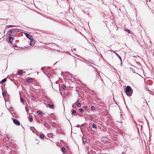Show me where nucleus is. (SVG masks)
<instances>
[{
	"label": "nucleus",
	"instance_id": "obj_1",
	"mask_svg": "<svg viewBox=\"0 0 154 154\" xmlns=\"http://www.w3.org/2000/svg\"><path fill=\"white\" fill-rule=\"evenodd\" d=\"M125 91L127 95L131 96L132 94L133 90L130 86H128L125 88Z\"/></svg>",
	"mask_w": 154,
	"mask_h": 154
},
{
	"label": "nucleus",
	"instance_id": "obj_2",
	"mask_svg": "<svg viewBox=\"0 0 154 154\" xmlns=\"http://www.w3.org/2000/svg\"><path fill=\"white\" fill-rule=\"evenodd\" d=\"M19 32V30L17 29H12L9 31L8 32L9 34H8V35L9 36H12V35H11V34L17 33Z\"/></svg>",
	"mask_w": 154,
	"mask_h": 154
},
{
	"label": "nucleus",
	"instance_id": "obj_3",
	"mask_svg": "<svg viewBox=\"0 0 154 154\" xmlns=\"http://www.w3.org/2000/svg\"><path fill=\"white\" fill-rule=\"evenodd\" d=\"M12 119L13 122L15 124L17 125H20V123L18 120L12 118Z\"/></svg>",
	"mask_w": 154,
	"mask_h": 154
},
{
	"label": "nucleus",
	"instance_id": "obj_4",
	"mask_svg": "<svg viewBox=\"0 0 154 154\" xmlns=\"http://www.w3.org/2000/svg\"><path fill=\"white\" fill-rule=\"evenodd\" d=\"M8 41L10 43L12 44V41L14 40V37H11V36H9L8 37Z\"/></svg>",
	"mask_w": 154,
	"mask_h": 154
},
{
	"label": "nucleus",
	"instance_id": "obj_5",
	"mask_svg": "<svg viewBox=\"0 0 154 154\" xmlns=\"http://www.w3.org/2000/svg\"><path fill=\"white\" fill-rule=\"evenodd\" d=\"M24 34H25V36H26V37L27 38H28L29 39V40H31V39H32V36L29 35V34L28 33H24Z\"/></svg>",
	"mask_w": 154,
	"mask_h": 154
},
{
	"label": "nucleus",
	"instance_id": "obj_6",
	"mask_svg": "<svg viewBox=\"0 0 154 154\" xmlns=\"http://www.w3.org/2000/svg\"><path fill=\"white\" fill-rule=\"evenodd\" d=\"M33 80V79L32 78H27L26 79V82H28L32 83Z\"/></svg>",
	"mask_w": 154,
	"mask_h": 154
},
{
	"label": "nucleus",
	"instance_id": "obj_7",
	"mask_svg": "<svg viewBox=\"0 0 154 154\" xmlns=\"http://www.w3.org/2000/svg\"><path fill=\"white\" fill-rule=\"evenodd\" d=\"M44 126L46 127L47 128H50L51 126L46 122H44Z\"/></svg>",
	"mask_w": 154,
	"mask_h": 154
},
{
	"label": "nucleus",
	"instance_id": "obj_8",
	"mask_svg": "<svg viewBox=\"0 0 154 154\" xmlns=\"http://www.w3.org/2000/svg\"><path fill=\"white\" fill-rule=\"evenodd\" d=\"M48 106L50 108L53 109L54 107V105L53 104H51L50 103H48Z\"/></svg>",
	"mask_w": 154,
	"mask_h": 154
},
{
	"label": "nucleus",
	"instance_id": "obj_9",
	"mask_svg": "<svg viewBox=\"0 0 154 154\" xmlns=\"http://www.w3.org/2000/svg\"><path fill=\"white\" fill-rule=\"evenodd\" d=\"M92 127L93 128L94 131H96L97 130V127L95 124L93 123L92 125Z\"/></svg>",
	"mask_w": 154,
	"mask_h": 154
},
{
	"label": "nucleus",
	"instance_id": "obj_10",
	"mask_svg": "<svg viewBox=\"0 0 154 154\" xmlns=\"http://www.w3.org/2000/svg\"><path fill=\"white\" fill-rule=\"evenodd\" d=\"M75 104L78 107H80L81 106V104L78 100L77 101L75 102Z\"/></svg>",
	"mask_w": 154,
	"mask_h": 154
},
{
	"label": "nucleus",
	"instance_id": "obj_11",
	"mask_svg": "<svg viewBox=\"0 0 154 154\" xmlns=\"http://www.w3.org/2000/svg\"><path fill=\"white\" fill-rule=\"evenodd\" d=\"M17 74L18 75H21L23 74V71L22 70L17 71Z\"/></svg>",
	"mask_w": 154,
	"mask_h": 154
},
{
	"label": "nucleus",
	"instance_id": "obj_12",
	"mask_svg": "<svg viewBox=\"0 0 154 154\" xmlns=\"http://www.w3.org/2000/svg\"><path fill=\"white\" fill-rule=\"evenodd\" d=\"M15 26H14L11 25H6V28L5 29V30L6 29H7V28H9L13 27H15Z\"/></svg>",
	"mask_w": 154,
	"mask_h": 154
},
{
	"label": "nucleus",
	"instance_id": "obj_13",
	"mask_svg": "<svg viewBox=\"0 0 154 154\" xmlns=\"http://www.w3.org/2000/svg\"><path fill=\"white\" fill-rule=\"evenodd\" d=\"M37 112L38 114L41 115L42 116H43L44 114L42 112L40 111H37Z\"/></svg>",
	"mask_w": 154,
	"mask_h": 154
},
{
	"label": "nucleus",
	"instance_id": "obj_14",
	"mask_svg": "<svg viewBox=\"0 0 154 154\" xmlns=\"http://www.w3.org/2000/svg\"><path fill=\"white\" fill-rule=\"evenodd\" d=\"M39 137H40V138H41L42 139H44L45 137V135L42 133L40 134H39Z\"/></svg>",
	"mask_w": 154,
	"mask_h": 154
},
{
	"label": "nucleus",
	"instance_id": "obj_15",
	"mask_svg": "<svg viewBox=\"0 0 154 154\" xmlns=\"http://www.w3.org/2000/svg\"><path fill=\"white\" fill-rule=\"evenodd\" d=\"M72 114L73 115H76V111L75 109H72L71 110Z\"/></svg>",
	"mask_w": 154,
	"mask_h": 154
},
{
	"label": "nucleus",
	"instance_id": "obj_16",
	"mask_svg": "<svg viewBox=\"0 0 154 154\" xmlns=\"http://www.w3.org/2000/svg\"><path fill=\"white\" fill-rule=\"evenodd\" d=\"M6 92H5L4 91H2V94L4 97H5L6 96Z\"/></svg>",
	"mask_w": 154,
	"mask_h": 154
},
{
	"label": "nucleus",
	"instance_id": "obj_17",
	"mask_svg": "<svg viewBox=\"0 0 154 154\" xmlns=\"http://www.w3.org/2000/svg\"><path fill=\"white\" fill-rule=\"evenodd\" d=\"M35 40H32L29 43V44L31 45H32L34 44L35 43Z\"/></svg>",
	"mask_w": 154,
	"mask_h": 154
},
{
	"label": "nucleus",
	"instance_id": "obj_18",
	"mask_svg": "<svg viewBox=\"0 0 154 154\" xmlns=\"http://www.w3.org/2000/svg\"><path fill=\"white\" fill-rule=\"evenodd\" d=\"M115 55L118 57L119 58L121 62H122V59L121 57L117 53H115Z\"/></svg>",
	"mask_w": 154,
	"mask_h": 154
},
{
	"label": "nucleus",
	"instance_id": "obj_19",
	"mask_svg": "<svg viewBox=\"0 0 154 154\" xmlns=\"http://www.w3.org/2000/svg\"><path fill=\"white\" fill-rule=\"evenodd\" d=\"M20 100L21 102L22 103H24V102H25V100H24V99L23 97H20Z\"/></svg>",
	"mask_w": 154,
	"mask_h": 154
},
{
	"label": "nucleus",
	"instance_id": "obj_20",
	"mask_svg": "<svg viewBox=\"0 0 154 154\" xmlns=\"http://www.w3.org/2000/svg\"><path fill=\"white\" fill-rule=\"evenodd\" d=\"M62 88L64 90H65L66 89V86L65 85L63 84L62 85Z\"/></svg>",
	"mask_w": 154,
	"mask_h": 154
},
{
	"label": "nucleus",
	"instance_id": "obj_21",
	"mask_svg": "<svg viewBox=\"0 0 154 154\" xmlns=\"http://www.w3.org/2000/svg\"><path fill=\"white\" fill-rule=\"evenodd\" d=\"M82 141H83V143L84 144H85V143H86V139L85 138H82Z\"/></svg>",
	"mask_w": 154,
	"mask_h": 154
},
{
	"label": "nucleus",
	"instance_id": "obj_22",
	"mask_svg": "<svg viewBox=\"0 0 154 154\" xmlns=\"http://www.w3.org/2000/svg\"><path fill=\"white\" fill-rule=\"evenodd\" d=\"M79 111L82 113H84V111L81 108L79 109Z\"/></svg>",
	"mask_w": 154,
	"mask_h": 154
},
{
	"label": "nucleus",
	"instance_id": "obj_23",
	"mask_svg": "<svg viewBox=\"0 0 154 154\" xmlns=\"http://www.w3.org/2000/svg\"><path fill=\"white\" fill-rule=\"evenodd\" d=\"M6 80L7 79L6 78H5L2 80L1 82L2 83H5L6 81Z\"/></svg>",
	"mask_w": 154,
	"mask_h": 154
},
{
	"label": "nucleus",
	"instance_id": "obj_24",
	"mask_svg": "<svg viewBox=\"0 0 154 154\" xmlns=\"http://www.w3.org/2000/svg\"><path fill=\"white\" fill-rule=\"evenodd\" d=\"M61 150L62 151V152H63V153H64L65 152V148H64V147H63L61 148Z\"/></svg>",
	"mask_w": 154,
	"mask_h": 154
},
{
	"label": "nucleus",
	"instance_id": "obj_25",
	"mask_svg": "<svg viewBox=\"0 0 154 154\" xmlns=\"http://www.w3.org/2000/svg\"><path fill=\"white\" fill-rule=\"evenodd\" d=\"M125 31H126L128 33H130L131 32V31L129 30V29H125Z\"/></svg>",
	"mask_w": 154,
	"mask_h": 154
},
{
	"label": "nucleus",
	"instance_id": "obj_26",
	"mask_svg": "<svg viewBox=\"0 0 154 154\" xmlns=\"http://www.w3.org/2000/svg\"><path fill=\"white\" fill-rule=\"evenodd\" d=\"M91 110L93 111L95 110V108L94 106H91Z\"/></svg>",
	"mask_w": 154,
	"mask_h": 154
},
{
	"label": "nucleus",
	"instance_id": "obj_27",
	"mask_svg": "<svg viewBox=\"0 0 154 154\" xmlns=\"http://www.w3.org/2000/svg\"><path fill=\"white\" fill-rule=\"evenodd\" d=\"M33 119L32 117L29 118V121L30 122H31L32 121Z\"/></svg>",
	"mask_w": 154,
	"mask_h": 154
},
{
	"label": "nucleus",
	"instance_id": "obj_28",
	"mask_svg": "<svg viewBox=\"0 0 154 154\" xmlns=\"http://www.w3.org/2000/svg\"><path fill=\"white\" fill-rule=\"evenodd\" d=\"M25 108H26V111L28 112H29V109L28 108H27L26 107H25Z\"/></svg>",
	"mask_w": 154,
	"mask_h": 154
},
{
	"label": "nucleus",
	"instance_id": "obj_29",
	"mask_svg": "<svg viewBox=\"0 0 154 154\" xmlns=\"http://www.w3.org/2000/svg\"><path fill=\"white\" fill-rule=\"evenodd\" d=\"M134 123L137 126V128L138 129V130L139 131L138 128V126H137V123L135 121H134Z\"/></svg>",
	"mask_w": 154,
	"mask_h": 154
},
{
	"label": "nucleus",
	"instance_id": "obj_30",
	"mask_svg": "<svg viewBox=\"0 0 154 154\" xmlns=\"http://www.w3.org/2000/svg\"><path fill=\"white\" fill-rule=\"evenodd\" d=\"M35 140L37 141V142L36 143V144H38V143H39V141L36 139H35Z\"/></svg>",
	"mask_w": 154,
	"mask_h": 154
},
{
	"label": "nucleus",
	"instance_id": "obj_31",
	"mask_svg": "<svg viewBox=\"0 0 154 154\" xmlns=\"http://www.w3.org/2000/svg\"><path fill=\"white\" fill-rule=\"evenodd\" d=\"M83 108L86 109L88 108V107L87 106H84L83 107Z\"/></svg>",
	"mask_w": 154,
	"mask_h": 154
},
{
	"label": "nucleus",
	"instance_id": "obj_32",
	"mask_svg": "<svg viewBox=\"0 0 154 154\" xmlns=\"http://www.w3.org/2000/svg\"><path fill=\"white\" fill-rule=\"evenodd\" d=\"M110 51H112V52L114 53L115 54V53H116L115 51H112V50H110Z\"/></svg>",
	"mask_w": 154,
	"mask_h": 154
},
{
	"label": "nucleus",
	"instance_id": "obj_33",
	"mask_svg": "<svg viewBox=\"0 0 154 154\" xmlns=\"http://www.w3.org/2000/svg\"><path fill=\"white\" fill-rule=\"evenodd\" d=\"M130 68L133 71V72H134V70L133 69H132L130 67Z\"/></svg>",
	"mask_w": 154,
	"mask_h": 154
},
{
	"label": "nucleus",
	"instance_id": "obj_34",
	"mask_svg": "<svg viewBox=\"0 0 154 154\" xmlns=\"http://www.w3.org/2000/svg\"><path fill=\"white\" fill-rule=\"evenodd\" d=\"M88 65L89 66H91V67H93V68H94V67L93 66H92V65H90H90Z\"/></svg>",
	"mask_w": 154,
	"mask_h": 154
},
{
	"label": "nucleus",
	"instance_id": "obj_35",
	"mask_svg": "<svg viewBox=\"0 0 154 154\" xmlns=\"http://www.w3.org/2000/svg\"><path fill=\"white\" fill-rule=\"evenodd\" d=\"M80 126V125H77L76 127H77L79 128V126Z\"/></svg>",
	"mask_w": 154,
	"mask_h": 154
},
{
	"label": "nucleus",
	"instance_id": "obj_36",
	"mask_svg": "<svg viewBox=\"0 0 154 154\" xmlns=\"http://www.w3.org/2000/svg\"><path fill=\"white\" fill-rule=\"evenodd\" d=\"M122 62H121V66H122Z\"/></svg>",
	"mask_w": 154,
	"mask_h": 154
},
{
	"label": "nucleus",
	"instance_id": "obj_37",
	"mask_svg": "<svg viewBox=\"0 0 154 154\" xmlns=\"http://www.w3.org/2000/svg\"><path fill=\"white\" fill-rule=\"evenodd\" d=\"M32 97H33V98H35V97L34 96H32Z\"/></svg>",
	"mask_w": 154,
	"mask_h": 154
},
{
	"label": "nucleus",
	"instance_id": "obj_38",
	"mask_svg": "<svg viewBox=\"0 0 154 154\" xmlns=\"http://www.w3.org/2000/svg\"><path fill=\"white\" fill-rule=\"evenodd\" d=\"M81 126H84V124H82V125H81Z\"/></svg>",
	"mask_w": 154,
	"mask_h": 154
},
{
	"label": "nucleus",
	"instance_id": "obj_39",
	"mask_svg": "<svg viewBox=\"0 0 154 154\" xmlns=\"http://www.w3.org/2000/svg\"><path fill=\"white\" fill-rule=\"evenodd\" d=\"M122 154H125V153L124 152H123L122 153Z\"/></svg>",
	"mask_w": 154,
	"mask_h": 154
},
{
	"label": "nucleus",
	"instance_id": "obj_40",
	"mask_svg": "<svg viewBox=\"0 0 154 154\" xmlns=\"http://www.w3.org/2000/svg\"><path fill=\"white\" fill-rule=\"evenodd\" d=\"M90 63H91V64H94L93 63H92V62H90Z\"/></svg>",
	"mask_w": 154,
	"mask_h": 154
},
{
	"label": "nucleus",
	"instance_id": "obj_41",
	"mask_svg": "<svg viewBox=\"0 0 154 154\" xmlns=\"http://www.w3.org/2000/svg\"><path fill=\"white\" fill-rule=\"evenodd\" d=\"M56 84H58V82L57 81H56Z\"/></svg>",
	"mask_w": 154,
	"mask_h": 154
},
{
	"label": "nucleus",
	"instance_id": "obj_42",
	"mask_svg": "<svg viewBox=\"0 0 154 154\" xmlns=\"http://www.w3.org/2000/svg\"><path fill=\"white\" fill-rule=\"evenodd\" d=\"M3 20H7V19H3Z\"/></svg>",
	"mask_w": 154,
	"mask_h": 154
},
{
	"label": "nucleus",
	"instance_id": "obj_43",
	"mask_svg": "<svg viewBox=\"0 0 154 154\" xmlns=\"http://www.w3.org/2000/svg\"><path fill=\"white\" fill-rule=\"evenodd\" d=\"M138 125L139 126H140V125L139 124H138Z\"/></svg>",
	"mask_w": 154,
	"mask_h": 154
},
{
	"label": "nucleus",
	"instance_id": "obj_44",
	"mask_svg": "<svg viewBox=\"0 0 154 154\" xmlns=\"http://www.w3.org/2000/svg\"><path fill=\"white\" fill-rule=\"evenodd\" d=\"M88 153L89 154H90L89 153V152H88Z\"/></svg>",
	"mask_w": 154,
	"mask_h": 154
},
{
	"label": "nucleus",
	"instance_id": "obj_45",
	"mask_svg": "<svg viewBox=\"0 0 154 154\" xmlns=\"http://www.w3.org/2000/svg\"><path fill=\"white\" fill-rule=\"evenodd\" d=\"M91 118H93L92 117H91Z\"/></svg>",
	"mask_w": 154,
	"mask_h": 154
},
{
	"label": "nucleus",
	"instance_id": "obj_46",
	"mask_svg": "<svg viewBox=\"0 0 154 154\" xmlns=\"http://www.w3.org/2000/svg\"><path fill=\"white\" fill-rule=\"evenodd\" d=\"M5 31L4 32V33H5Z\"/></svg>",
	"mask_w": 154,
	"mask_h": 154
},
{
	"label": "nucleus",
	"instance_id": "obj_47",
	"mask_svg": "<svg viewBox=\"0 0 154 154\" xmlns=\"http://www.w3.org/2000/svg\"><path fill=\"white\" fill-rule=\"evenodd\" d=\"M142 127V125H141V128Z\"/></svg>",
	"mask_w": 154,
	"mask_h": 154
}]
</instances>
